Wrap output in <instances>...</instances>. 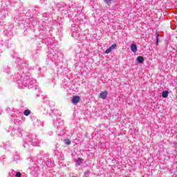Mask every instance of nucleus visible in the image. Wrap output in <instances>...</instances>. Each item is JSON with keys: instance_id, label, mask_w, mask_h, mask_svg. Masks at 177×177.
Here are the masks:
<instances>
[{"instance_id": "obj_1", "label": "nucleus", "mask_w": 177, "mask_h": 177, "mask_svg": "<svg viewBox=\"0 0 177 177\" xmlns=\"http://www.w3.org/2000/svg\"><path fill=\"white\" fill-rule=\"evenodd\" d=\"M116 48H117V44H113L108 49L106 50L105 53L106 55H109V53H110L112 50H114V49H116Z\"/></svg>"}, {"instance_id": "obj_2", "label": "nucleus", "mask_w": 177, "mask_h": 177, "mask_svg": "<svg viewBox=\"0 0 177 177\" xmlns=\"http://www.w3.org/2000/svg\"><path fill=\"white\" fill-rule=\"evenodd\" d=\"M80 100H81V97L78 95H74L72 98V103L73 104H77L80 103Z\"/></svg>"}, {"instance_id": "obj_3", "label": "nucleus", "mask_w": 177, "mask_h": 177, "mask_svg": "<svg viewBox=\"0 0 177 177\" xmlns=\"http://www.w3.org/2000/svg\"><path fill=\"white\" fill-rule=\"evenodd\" d=\"M108 93L107 91H102L100 93L99 96L100 99H106Z\"/></svg>"}, {"instance_id": "obj_4", "label": "nucleus", "mask_w": 177, "mask_h": 177, "mask_svg": "<svg viewBox=\"0 0 177 177\" xmlns=\"http://www.w3.org/2000/svg\"><path fill=\"white\" fill-rule=\"evenodd\" d=\"M131 50L133 53H136V52H138V46H136V44H131Z\"/></svg>"}, {"instance_id": "obj_5", "label": "nucleus", "mask_w": 177, "mask_h": 177, "mask_svg": "<svg viewBox=\"0 0 177 177\" xmlns=\"http://www.w3.org/2000/svg\"><path fill=\"white\" fill-rule=\"evenodd\" d=\"M145 61V58H143L142 56H138L137 57V62L138 63H143V62Z\"/></svg>"}, {"instance_id": "obj_6", "label": "nucleus", "mask_w": 177, "mask_h": 177, "mask_svg": "<svg viewBox=\"0 0 177 177\" xmlns=\"http://www.w3.org/2000/svg\"><path fill=\"white\" fill-rule=\"evenodd\" d=\"M169 92H168V91H164L162 93V97L165 98V97H168V95H169Z\"/></svg>"}, {"instance_id": "obj_7", "label": "nucleus", "mask_w": 177, "mask_h": 177, "mask_svg": "<svg viewBox=\"0 0 177 177\" xmlns=\"http://www.w3.org/2000/svg\"><path fill=\"white\" fill-rule=\"evenodd\" d=\"M24 114L27 117L31 114V111H30L29 109H26L24 111Z\"/></svg>"}, {"instance_id": "obj_8", "label": "nucleus", "mask_w": 177, "mask_h": 177, "mask_svg": "<svg viewBox=\"0 0 177 177\" xmlns=\"http://www.w3.org/2000/svg\"><path fill=\"white\" fill-rule=\"evenodd\" d=\"M76 162L78 165H81L82 164V159H81V158H77Z\"/></svg>"}, {"instance_id": "obj_9", "label": "nucleus", "mask_w": 177, "mask_h": 177, "mask_svg": "<svg viewBox=\"0 0 177 177\" xmlns=\"http://www.w3.org/2000/svg\"><path fill=\"white\" fill-rule=\"evenodd\" d=\"M65 144L66 145H71V141L70 140V139H66L65 140Z\"/></svg>"}, {"instance_id": "obj_10", "label": "nucleus", "mask_w": 177, "mask_h": 177, "mask_svg": "<svg viewBox=\"0 0 177 177\" xmlns=\"http://www.w3.org/2000/svg\"><path fill=\"white\" fill-rule=\"evenodd\" d=\"M156 34V45H158V37H160V33L157 32Z\"/></svg>"}, {"instance_id": "obj_11", "label": "nucleus", "mask_w": 177, "mask_h": 177, "mask_svg": "<svg viewBox=\"0 0 177 177\" xmlns=\"http://www.w3.org/2000/svg\"><path fill=\"white\" fill-rule=\"evenodd\" d=\"M15 177H21V173L17 172V173L15 174Z\"/></svg>"}, {"instance_id": "obj_12", "label": "nucleus", "mask_w": 177, "mask_h": 177, "mask_svg": "<svg viewBox=\"0 0 177 177\" xmlns=\"http://www.w3.org/2000/svg\"><path fill=\"white\" fill-rule=\"evenodd\" d=\"M111 1H113V0H104V2L106 3H110V2H111Z\"/></svg>"}]
</instances>
